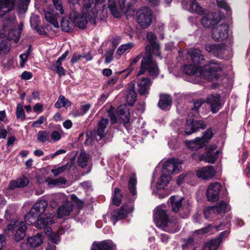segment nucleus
<instances>
[{
  "label": "nucleus",
  "instance_id": "nucleus-1",
  "mask_svg": "<svg viewBox=\"0 0 250 250\" xmlns=\"http://www.w3.org/2000/svg\"><path fill=\"white\" fill-rule=\"evenodd\" d=\"M145 50V55L142 60L141 69L137 76L138 77L147 71L151 76L155 78L159 74V69L157 64L152 60L151 51L155 55L161 58L159 44L156 43L147 45Z\"/></svg>",
  "mask_w": 250,
  "mask_h": 250
},
{
  "label": "nucleus",
  "instance_id": "nucleus-2",
  "mask_svg": "<svg viewBox=\"0 0 250 250\" xmlns=\"http://www.w3.org/2000/svg\"><path fill=\"white\" fill-rule=\"evenodd\" d=\"M154 217L156 226L166 231L173 233L178 231L181 228L177 220H171L168 218L166 207L164 205L157 207Z\"/></svg>",
  "mask_w": 250,
  "mask_h": 250
},
{
  "label": "nucleus",
  "instance_id": "nucleus-3",
  "mask_svg": "<svg viewBox=\"0 0 250 250\" xmlns=\"http://www.w3.org/2000/svg\"><path fill=\"white\" fill-rule=\"evenodd\" d=\"M30 210L24 216L25 222L28 225L35 224V227L39 229H45L47 231L49 229V226L54 223L53 220L54 214L53 213H46L39 217L35 212L30 213Z\"/></svg>",
  "mask_w": 250,
  "mask_h": 250
},
{
  "label": "nucleus",
  "instance_id": "nucleus-4",
  "mask_svg": "<svg viewBox=\"0 0 250 250\" xmlns=\"http://www.w3.org/2000/svg\"><path fill=\"white\" fill-rule=\"evenodd\" d=\"M26 226L23 221L15 220L8 224L4 230L5 234L13 235L15 241L18 242L22 240L25 235Z\"/></svg>",
  "mask_w": 250,
  "mask_h": 250
},
{
  "label": "nucleus",
  "instance_id": "nucleus-5",
  "mask_svg": "<svg viewBox=\"0 0 250 250\" xmlns=\"http://www.w3.org/2000/svg\"><path fill=\"white\" fill-rule=\"evenodd\" d=\"M15 16H12L3 23V31L5 33L8 32V38L9 40L14 41L15 42H17L19 41L21 35L22 26L19 27L17 29H11L12 27H15Z\"/></svg>",
  "mask_w": 250,
  "mask_h": 250
},
{
  "label": "nucleus",
  "instance_id": "nucleus-6",
  "mask_svg": "<svg viewBox=\"0 0 250 250\" xmlns=\"http://www.w3.org/2000/svg\"><path fill=\"white\" fill-rule=\"evenodd\" d=\"M205 48L211 55L220 59H225L229 51L224 43L207 44Z\"/></svg>",
  "mask_w": 250,
  "mask_h": 250
},
{
  "label": "nucleus",
  "instance_id": "nucleus-7",
  "mask_svg": "<svg viewBox=\"0 0 250 250\" xmlns=\"http://www.w3.org/2000/svg\"><path fill=\"white\" fill-rule=\"evenodd\" d=\"M183 200V198L181 197L178 195H174L171 196L169 199V202L170 203L171 209L172 210L177 213L178 212L180 208L185 209L184 211L186 213L185 215H183L182 217L183 218H185L188 216L189 212H190V207L191 205V203L189 201H187V205H184L182 206V201Z\"/></svg>",
  "mask_w": 250,
  "mask_h": 250
},
{
  "label": "nucleus",
  "instance_id": "nucleus-8",
  "mask_svg": "<svg viewBox=\"0 0 250 250\" xmlns=\"http://www.w3.org/2000/svg\"><path fill=\"white\" fill-rule=\"evenodd\" d=\"M137 21L143 28L149 27L152 22V12L147 7H142L137 12Z\"/></svg>",
  "mask_w": 250,
  "mask_h": 250
},
{
  "label": "nucleus",
  "instance_id": "nucleus-9",
  "mask_svg": "<svg viewBox=\"0 0 250 250\" xmlns=\"http://www.w3.org/2000/svg\"><path fill=\"white\" fill-rule=\"evenodd\" d=\"M88 15V11L87 12V13L86 14H84L83 13V8L82 16L79 15V14L76 12H73L71 14L70 16L71 18L73 19V22L75 24V25L79 28L83 29L86 27L88 21H89L90 23L93 25L96 24L95 12L94 11V16L92 18L94 20L93 21H92L91 20L90 17Z\"/></svg>",
  "mask_w": 250,
  "mask_h": 250
},
{
  "label": "nucleus",
  "instance_id": "nucleus-10",
  "mask_svg": "<svg viewBox=\"0 0 250 250\" xmlns=\"http://www.w3.org/2000/svg\"><path fill=\"white\" fill-rule=\"evenodd\" d=\"M222 70V67L219 63L212 61L209 64L202 68V77L213 80L218 78L217 72Z\"/></svg>",
  "mask_w": 250,
  "mask_h": 250
},
{
  "label": "nucleus",
  "instance_id": "nucleus-11",
  "mask_svg": "<svg viewBox=\"0 0 250 250\" xmlns=\"http://www.w3.org/2000/svg\"><path fill=\"white\" fill-rule=\"evenodd\" d=\"M181 165V162L178 159H168L164 163L162 172L171 176L173 173H177L180 171Z\"/></svg>",
  "mask_w": 250,
  "mask_h": 250
},
{
  "label": "nucleus",
  "instance_id": "nucleus-12",
  "mask_svg": "<svg viewBox=\"0 0 250 250\" xmlns=\"http://www.w3.org/2000/svg\"><path fill=\"white\" fill-rule=\"evenodd\" d=\"M206 127V124L203 120L194 121L193 118L190 117H188L187 121L185 133L187 135H190L199 129H204Z\"/></svg>",
  "mask_w": 250,
  "mask_h": 250
},
{
  "label": "nucleus",
  "instance_id": "nucleus-13",
  "mask_svg": "<svg viewBox=\"0 0 250 250\" xmlns=\"http://www.w3.org/2000/svg\"><path fill=\"white\" fill-rule=\"evenodd\" d=\"M229 26L227 24H221L213 27L212 38L214 41H219L227 39L228 37Z\"/></svg>",
  "mask_w": 250,
  "mask_h": 250
},
{
  "label": "nucleus",
  "instance_id": "nucleus-14",
  "mask_svg": "<svg viewBox=\"0 0 250 250\" xmlns=\"http://www.w3.org/2000/svg\"><path fill=\"white\" fill-rule=\"evenodd\" d=\"M126 1V0H119L120 7V10H119L117 7L116 3L114 0H108V7L111 13L114 17L120 18L121 16V11L126 13L128 11L127 9L125 10Z\"/></svg>",
  "mask_w": 250,
  "mask_h": 250
},
{
  "label": "nucleus",
  "instance_id": "nucleus-15",
  "mask_svg": "<svg viewBox=\"0 0 250 250\" xmlns=\"http://www.w3.org/2000/svg\"><path fill=\"white\" fill-rule=\"evenodd\" d=\"M229 234V231L228 230L221 232L217 238L207 242L205 244L203 250H217L222 240L228 237Z\"/></svg>",
  "mask_w": 250,
  "mask_h": 250
},
{
  "label": "nucleus",
  "instance_id": "nucleus-16",
  "mask_svg": "<svg viewBox=\"0 0 250 250\" xmlns=\"http://www.w3.org/2000/svg\"><path fill=\"white\" fill-rule=\"evenodd\" d=\"M221 185L218 182L211 183L207 191V197L209 201L215 202L219 199Z\"/></svg>",
  "mask_w": 250,
  "mask_h": 250
},
{
  "label": "nucleus",
  "instance_id": "nucleus-17",
  "mask_svg": "<svg viewBox=\"0 0 250 250\" xmlns=\"http://www.w3.org/2000/svg\"><path fill=\"white\" fill-rule=\"evenodd\" d=\"M132 211L130 207L127 205H123L119 209L114 210L111 213V219L113 222V225L119 220L125 218L128 213Z\"/></svg>",
  "mask_w": 250,
  "mask_h": 250
},
{
  "label": "nucleus",
  "instance_id": "nucleus-18",
  "mask_svg": "<svg viewBox=\"0 0 250 250\" xmlns=\"http://www.w3.org/2000/svg\"><path fill=\"white\" fill-rule=\"evenodd\" d=\"M198 178L204 180H209L212 178L215 175V171L211 166H207L199 168L196 171Z\"/></svg>",
  "mask_w": 250,
  "mask_h": 250
},
{
  "label": "nucleus",
  "instance_id": "nucleus-19",
  "mask_svg": "<svg viewBox=\"0 0 250 250\" xmlns=\"http://www.w3.org/2000/svg\"><path fill=\"white\" fill-rule=\"evenodd\" d=\"M207 102L211 107V111L215 113L220 109V96L218 94L211 95L207 99Z\"/></svg>",
  "mask_w": 250,
  "mask_h": 250
},
{
  "label": "nucleus",
  "instance_id": "nucleus-20",
  "mask_svg": "<svg viewBox=\"0 0 250 250\" xmlns=\"http://www.w3.org/2000/svg\"><path fill=\"white\" fill-rule=\"evenodd\" d=\"M116 245L110 240L103 241L99 243H94L91 250H113Z\"/></svg>",
  "mask_w": 250,
  "mask_h": 250
},
{
  "label": "nucleus",
  "instance_id": "nucleus-21",
  "mask_svg": "<svg viewBox=\"0 0 250 250\" xmlns=\"http://www.w3.org/2000/svg\"><path fill=\"white\" fill-rule=\"evenodd\" d=\"M48 206V202L45 200H40L37 201L30 209V213L35 212L39 217L43 215ZM44 214H43L44 215Z\"/></svg>",
  "mask_w": 250,
  "mask_h": 250
},
{
  "label": "nucleus",
  "instance_id": "nucleus-22",
  "mask_svg": "<svg viewBox=\"0 0 250 250\" xmlns=\"http://www.w3.org/2000/svg\"><path fill=\"white\" fill-rule=\"evenodd\" d=\"M183 71L188 75L202 77V68L196 64L185 65L182 67Z\"/></svg>",
  "mask_w": 250,
  "mask_h": 250
},
{
  "label": "nucleus",
  "instance_id": "nucleus-23",
  "mask_svg": "<svg viewBox=\"0 0 250 250\" xmlns=\"http://www.w3.org/2000/svg\"><path fill=\"white\" fill-rule=\"evenodd\" d=\"M219 20V16L216 13H211L204 16L201 19V23L205 27L215 25Z\"/></svg>",
  "mask_w": 250,
  "mask_h": 250
},
{
  "label": "nucleus",
  "instance_id": "nucleus-24",
  "mask_svg": "<svg viewBox=\"0 0 250 250\" xmlns=\"http://www.w3.org/2000/svg\"><path fill=\"white\" fill-rule=\"evenodd\" d=\"M9 39L4 34H0V56L7 54L11 49Z\"/></svg>",
  "mask_w": 250,
  "mask_h": 250
},
{
  "label": "nucleus",
  "instance_id": "nucleus-25",
  "mask_svg": "<svg viewBox=\"0 0 250 250\" xmlns=\"http://www.w3.org/2000/svg\"><path fill=\"white\" fill-rule=\"evenodd\" d=\"M73 209V206L71 202L67 201L57 209V217L61 218L64 216H68Z\"/></svg>",
  "mask_w": 250,
  "mask_h": 250
},
{
  "label": "nucleus",
  "instance_id": "nucleus-26",
  "mask_svg": "<svg viewBox=\"0 0 250 250\" xmlns=\"http://www.w3.org/2000/svg\"><path fill=\"white\" fill-rule=\"evenodd\" d=\"M117 114L119 121L125 126L129 122V115L125 106H120L117 108Z\"/></svg>",
  "mask_w": 250,
  "mask_h": 250
},
{
  "label": "nucleus",
  "instance_id": "nucleus-27",
  "mask_svg": "<svg viewBox=\"0 0 250 250\" xmlns=\"http://www.w3.org/2000/svg\"><path fill=\"white\" fill-rule=\"evenodd\" d=\"M151 82L147 78H142L138 82V90L140 95H146L149 93Z\"/></svg>",
  "mask_w": 250,
  "mask_h": 250
},
{
  "label": "nucleus",
  "instance_id": "nucleus-28",
  "mask_svg": "<svg viewBox=\"0 0 250 250\" xmlns=\"http://www.w3.org/2000/svg\"><path fill=\"white\" fill-rule=\"evenodd\" d=\"M15 0H0V16L13 9L15 6Z\"/></svg>",
  "mask_w": 250,
  "mask_h": 250
},
{
  "label": "nucleus",
  "instance_id": "nucleus-29",
  "mask_svg": "<svg viewBox=\"0 0 250 250\" xmlns=\"http://www.w3.org/2000/svg\"><path fill=\"white\" fill-rule=\"evenodd\" d=\"M137 94L135 91V84L131 82L128 84L126 93V100L130 105H133L136 101Z\"/></svg>",
  "mask_w": 250,
  "mask_h": 250
},
{
  "label": "nucleus",
  "instance_id": "nucleus-30",
  "mask_svg": "<svg viewBox=\"0 0 250 250\" xmlns=\"http://www.w3.org/2000/svg\"><path fill=\"white\" fill-rule=\"evenodd\" d=\"M28 184L29 180L28 178L23 176L16 180L11 181L9 184L8 188L14 189L17 188H23L27 186Z\"/></svg>",
  "mask_w": 250,
  "mask_h": 250
},
{
  "label": "nucleus",
  "instance_id": "nucleus-31",
  "mask_svg": "<svg viewBox=\"0 0 250 250\" xmlns=\"http://www.w3.org/2000/svg\"><path fill=\"white\" fill-rule=\"evenodd\" d=\"M43 235L37 233L36 235L27 238V242L31 248H35L39 247L43 243Z\"/></svg>",
  "mask_w": 250,
  "mask_h": 250
},
{
  "label": "nucleus",
  "instance_id": "nucleus-32",
  "mask_svg": "<svg viewBox=\"0 0 250 250\" xmlns=\"http://www.w3.org/2000/svg\"><path fill=\"white\" fill-rule=\"evenodd\" d=\"M218 152L213 150L208 151L200 156V160L208 163L213 164L218 157Z\"/></svg>",
  "mask_w": 250,
  "mask_h": 250
},
{
  "label": "nucleus",
  "instance_id": "nucleus-33",
  "mask_svg": "<svg viewBox=\"0 0 250 250\" xmlns=\"http://www.w3.org/2000/svg\"><path fill=\"white\" fill-rule=\"evenodd\" d=\"M188 52L190 56L193 63L197 65L204 60V56L199 49H191Z\"/></svg>",
  "mask_w": 250,
  "mask_h": 250
},
{
  "label": "nucleus",
  "instance_id": "nucleus-34",
  "mask_svg": "<svg viewBox=\"0 0 250 250\" xmlns=\"http://www.w3.org/2000/svg\"><path fill=\"white\" fill-rule=\"evenodd\" d=\"M108 120L107 119L102 118L99 122L97 130V135L99 136V139H102L104 137L106 128L108 125Z\"/></svg>",
  "mask_w": 250,
  "mask_h": 250
},
{
  "label": "nucleus",
  "instance_id": "nucleus-35",
  "mask_svg": "<svg viewBox=\"0 0 250 250\" xmlns=\"http://www.w3.org/2000/svg\"><path fill=\"white\" fill-rule=\"evenodd\" d=\"M172 104L171 97L167 95H162L158 103V106L162 109H167L170 107Z\"/></svg>",
  "mask_w": 250,
  "mask_h": 250
},
{
  "label": "nucleus",
  "instance_id": "nucleus-36",
  "mask_svg": "<svg viewBox=\"0 0 250 250\" xmlns=\"http://www.w3.org/2000/svg\"><path fill=\"white\" fill-rule=\"evenodd\" d=\"M185 143L188 148L194 151L197 150L204 146L199 137H197L192 140L186 141Z\"/></svg>",
  "mask_w": 250,
  "mask_h": 250
},
{
  "label": "nucleus",
  "instance_id": "nucleus-37",
  "mask_svg": "<svg viewBox=\"0 0 250 250\" xmlns=\"http://www.w3.org/2000/svg\"><path fill=\"white\" fill-rule=\"evenodd\" d=\"M136 184H137V177L135 173H132L130 174L128 180V188L130 192L132 195L136 194Z\"/></svg>",
  "mask_w": 250,
  "mask_h": 250
},
{
  "label": "nucleus",
  "instance_id": "nucleus-38",
  "mask_svg": "<svg viewBox=\"0 0 250 250\" xmlns=\"http://www.w3.org/2000/svg\"><path fill=\"white\" fill-rule=\"evenodd\" d=\"M215 209L217 214H225L230 210V206L224 201L219 202L215 206H213Z\"/></svg>",
  "mask_w": 250,
  "mask_h": 250
},
{
  "label": "nucleus",
  "instance_id": "nucleus-39",
  "mask_svg": "<svg viewBox=\"0 0 250 250\" xmlns=\"http://www.w3.org/2000/svg\"><path fill=\"white\" fill-rule=\"evenodd\" d=\"M84 4L83 5V13L86 14L88 11V15L90 17L91 20L93 21V18L94 16V11L91 8V4L93 3V0H83Z\"/></svg>",
  "mask_w": 250,
  "mask_h": 250
},
{
  "label": "nucleus",
  "instance_id": "nucleus-40",
  "mask_svg": "<svg viewBox=\"0 0 250 250\" xmlns=\"http://www.w3.org/2000/svg\"><path fill=\"white\" fill-rule=\"evenodd\" d=\"M171 180V176L162 172L161 177L157 183L158 188H164Z\"/></svg>",
  "mask_w": 250,
  "mask_h": 250
},
{
  "label": "nucleus",
  "instance_id": "nucleus-41",
  "mask_svg": "<svg viewBox=\"0 0 250 250\" xmlns=\"http://www.w3.org/2000/svg\"><path fill=\"white\" fill-rule=\"evenodd\" d=\"M44 17L46 21L52 24L55 27L58 28L59 23L57 20V17L50 12L45 11Z\"/></svg>",
  "mask_w": 250,
  "mask_h": 250
},
{
  "label": "nucleus",
  "instance_id": "nucleus-42",
  "mask_svg": "<svg viewBox=\"0 0 250 250\" xmlns=\"http://www.w3.org/2000/svg\"><path fill=\"white\" fill-rule=\"evenodd\" d=\"M197 245L194 242L193 238H189L185 240V244L183 245V250H195Z\"/></svg>",
  "mask_w": 250,
  "mask_h": 250
},
{
  "label": "nucleus",
  "instance_id": "nucleus-43",
  "mask_svg": "<svg viewBox=\"0 0 250 250\" xmlns=\"http://www.w3.org/2000/svg\"><path fill=\"white\" fill-rule=\"evenodd\" d=\"M71 103L63 96H60L55 104L56 108H60L62 107H69L71 106Z\"/></svg>",
  "mask_w": 250,
  "mask_h": 250
},
{
  "label": "nucleus",
  "instance_id": "nucleus-44",
  "mask_svg": "<svg viewBox=\"0 0 250 250\" xmlns=\"http://www.w3.org/2000/svg\"><path fill=\"white\" fill-rule=\"evenodd\" d=\"M46 182L47 183L48 185L49 186H61L62 185H65L66 184L67 181L65 179L60 177L57 179H47L46 180Z\"/></svg>",
  "mask_w": 250,
  "mask_h": 250
},
{
  "label": "nucleus",
  "instance_id": "nucleus-45",
  "mask_svg": "<svg viewBox=\"0 0 250 250\" xmlns=\"http://www.w3.org/2000/svg\"><path fill=\"white\" fill-rule=\"evenodd\" d=\"M189 11L199 15H202L204 13L202 8L199 5L197 1L195 0H192L191 1Z\"/></svg>",
  "mask_w": 250,
  "mask_h": 250
},
{
  "label": "nucleus",
  "instance_id": "nucleus-46",
  "mask_svg": "<svg viewBox=\"0 0 250 250\" xmlns=\"http://www.w3.org/2000/svg\"><path fill=\"white\" fill-rule=\"evenodd\" d=\"M134 46V44L132 42L123 44L118 48L116 53L118 55L121 56L125 52H128Z\"/></svg>",
  "mask_w": 250,
  "mask_h": 250
},
{
  "label": "nucleus",
  "instance_id": "nucleus-47",
  "mask_svg": "<svg viewBox=\"0 0 250 250\" xmlns=\"http://www.w3.org/2000/svg\"><path fill=\"white\" fill-rule=\"evenodd\" d=\"M89 156L85 152H81L78 158V164L82 167H84L87 166Z\"/></svg>",
  "mask_w": 250,
  "mask_h": 250
},
{
  "label": "nucleus",
  "instance_id": "nucleus-48",
  "mask_svg": "<svg viewBox=\"0 0 250 250\" xmlns=\"http://www.w3.org/2000/svg\"><path fill=\"white\" fill-rule=\"evenodd\" d=\"M37 140L42 143L50 142L49 133L46 131H39L37 134Z\"/></svg>",
  "mask_w": 250,
  "mask_h": 250
},
{
  "label": "nucleus",
  "instance_id": "nucleus-49",
  "mask_svg": "<svg viewBox=\"0 0 250 250\" xmlns=\"http://www.w3.org/2000/svg\"><path fill=\"white\" fill-rule=\"evenodd\" d=\"M91 104H85L81 105L80 111L76 110L74 112V115L75 117L83 116L90 109Z\"/></svg>",
  "mask_w": 250,
  "mask_h": 250
},
{
  "label": "nucleus",
  "instance_id": "nucleus-50",
  "mask_svg": "<svg viewBox=\"0 0 250 250\" xmlns=\"http://www.w3.org/2000/svg\"><path fill=\"white\" fill-rule=\"evenodd\" d=\"M213 136V132L211 128L208 129L203 134V135L202 137L200 138V140L201 142L203 143L204 146L206 144L208 143L209 140L211 139V138Z\"/></svg>",
  "mask_w": 250,
  "mask_h": 250
},
{
  "label": "nucleus",
  "instance_id": "nucleus-51",
  "mask_svg": "<svg viewBox=\"0 0 250 250\" xmlns=\"http://www.w3.org/2000/svg\"><path fill=\"white\" fill-rule=\"evenodd\" d=\"M205 217L207 219H210L217 215L215 209L213 206L208 207L204 210Z\"/></svg>",
  "mask_w": 250,
  "mask_h": 250
},
{
  "label": "nucleus",
  "instance_id": "nucleus-52",
  "mask_svg": "<svg viewBox=\"0 0 250 250\" xmlns=\"http://www.w3.org/2000/svg\"><path fill=\"white\" fill-rule=\"evenodd\" d=\"M44 229L45 233L48 236L49 239L52 241V242L55 244H57V243L60 241L59 236L56 233L52 232L51 231V229L49 227L48 231H47V229Z\"/></svg>",
  "mask_w": 250,
  "mask_h": 250
},
{
  "label": "nucleus",
  "instance_id": "nucleus-53",
  "mask_svg": "<svg viewBox=\"0 0 250 250\" xmlns=\"http://www.w3.org/2000/svg\"><path fill=\"white\" fill-rule=\"evenodd\" d=\"M122 195L120 190L118 188H116L114 190V193L112 199L113 205L118 206L121 203Z\"/></svg>",
  "mask_w": 250,
  "mask_h": 250
},
{
  "label": "nucleus",
  "instance_id": "nucleus-54",
  "mask_svg": "<svg viewBox=\"0 0 250 250\" xmlns=\"http://www.w3.org/2000/svg\"><path fill=\"white\" fill-rule=\"evenodd\" d=\"M31 52V46L30 45L28 49L20 56V66L23 67L24 66L25 63L28 58V56Z\"/></svg>",
  "mask_w": 250,
  "mask_h": 250
},
{
  "label": "nucleus",
  "instance_id": "nucleus-55",
  "mask_svg": "<svg viewBox=\"0 0 250 250\" xmlns=\"http://www.w3.org/2000/svg\"><path fill=\"white\" fill-rule=\"evenodd\" d=\"M16 116L17 118L21 119V121H24L25 119V112L22 104H19L17 105Z\"/></svg>",
  "mask_w": 250,
  "mask_h": 250
},
{
  "label": "nucleus",
  "instance_id": "nucleus-56",
  "mask_svg": "<svg viewBox=\"0 0 250 250\" xmlns=\"http://www.w3.org/2000/svg\"><path fill=\"white\" fill-rule=\"evenodd\" d=\"M52 1L55 9L57 11L56 13V15L64 14V12L61 0H52Z\"/></svg>",
  "mask_w": 250,
  "mask_h": 250
},
{
  "label": "nucleus",
  "instance_id": "nucleus-57",
  "mask_svg": "<svg viewBox=\"0 0 250 250\" xmlns=\"http://www.w3.org/2000/svg\"><path fill=\"white\" fill-rule=\"evenodd\" d=\"M30 0H20L19 2V9L20 12H25L28 7Z\"/></svg>",
  "mask_w": 250,
  "mask_h": 250
},
{
  "label": "nucleus",
  "instance_id": "nucleus-58",
  "mask_svg": "<svg viewBox=\"0 0 250 250\" xmlns=\"http://www.w3.org/2000/svg\"><path fill=\"white\" fill-rule=\"evenodd\" d=\"M61 26L62 30L65 32H69L71 29V27L69 25V22L65 18H62V19Z\"/></svg>",
  "mask_w": 250,
  "mask_h": 250
},
{
  "label": "nucleus",
  "instance_id": "nucleus-59",
  "mask_svg": "<svg viewBox=\"0 0 250 250\" xmlns=\"http://www.w3.org/2000/svg\"><path fill=\"white\" fill-rule=\"evenodd\" d=\"M68 167V164L62 166V167H59L56 169H52L51 170V172L53 173L55 176H57L59 174H61L62 173L64 172L67 169Z\"/></svg>",
  "mask_w": 250,
  "mask_h": 250
},
{
  "label": "nucleus",
  "instance_id": "nucleus-60",
  "mask_svg": "<svg viewBox=\"0 0 250 250\" xmlns=\"http://www.w3.org/2000/svg\"><path fill=\"white\" fill-rule=\"evenodd\" d=\"M51 69L54 71H56L60 77L64 76L65 74V69L62 66L52 65Z\"/></svg>",
  "mask_w": 250,
  "mask_h": 250
},
{
  "label": "nucleus",
  "instance_id": "nucleus-61",
  "mask_svg": "<svg viewBox=\"0 0 250 250\" xmlns=\"http://www.w3.org/2000/svg\"><path fill=\"white\" fill-rule=\"evenodd\" d=\"M216 2L219 8H223L228 12L230 10V8L225 0H217Z\"/></svg>",
  "mask_w": 250,
  "mask_h": 250
},
{
  "label": "nucleus",
  "instance_id": "nucleus-62",
  "mask_svg": "<svg viewBox=\"0 0 250 250\" xmlns=\"http://www.w3.org/2000/svg\"><path fill=\"white\" fill-rule=\"evenodd\" d=\"M146 38L148 41L150 42V45H152L153 43H157L155 42L156 36L153 33L151 32H149L147 33Z\"/></svg>",
  "mask_w": 250,
  "mask_h": 250
},
{
  "label": "nucleus",
  "instance_id": "nucleus-63",
  "mask_svg": "<svg viewBox=\"0 0 250 250\" xmlns=\"http://www.w3.org/2000/svg\"><path fill=\"white\" fill-rule=\"evenodd\" d=\"M211 228L212 227L209 225L206 227L195 230L194 232L201 234H205L209 232L211 230Z\"/></svg>",
  "mask_w": 250,
  "mask_h": 250
},
{
  "label": "nucleus",
  "instance_id": "nucleus-64",
  "mask_svg": "<svg viewBox=\"0 0 250 250\" xmlns=\"http://www.w3.org/2000/svg\"><path fill=\"white\" fill-rule=\"evenodd\" d=\"M211 228L212 227L209 225L206 227L195 230L194 232L201 234H205L209 232L211 230Z\"/></svg>",
  "mask_w": 250,
  "mask_h": 250
}]
</instances>
